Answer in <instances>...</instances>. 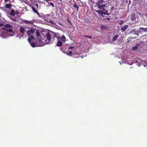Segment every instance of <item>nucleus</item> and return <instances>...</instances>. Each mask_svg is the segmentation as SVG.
Wrapping results in <instances>:
<instances>
[{
    "mask_svg": "<svg viewBox=\"0 0 147 147\" xmlns=\"http://www.w3.org/2000/svg\"><path fill=\"white\" fill-rule=\"evenodd\" d=\"M4 3H6L5 5V8L8 9L6 11L3 9V10L6 11L7 16L13 22H16V16L19 13V9H17L14 6L11 4L10 0H4Z\"/></svg>",
    "mask_w": 147,
    "mask_h": 147,
    "instance_id": "nucleus-1",
    "label": "nucleus"
},
{
    "mask_svg": "<svg viewBox=\"0 0 147 147\" xmlns=\"http://www.w3.org/2000/svg\"><path fill=\"white\" fill-rule=\"evenodd\" d=\"M37 36L38 37L37 39L38 42H39V44L36 45L37 46H42L47 44H50L53 41L54 38H51L50 34L49 33L46 34L45 37H44L45 39L40 36V34L38 31L37 30L36 32Z\"/></svg>",
    "mask_w": 147,
    "mask_h": 147,
    "instance_id": "nucleus-2",
    "label": "nucleus"
},
{
    "mask_svg": "<svg viewBox=\"0 0 147 147\" xmlns=\"http://www.w3.org/2000/svg\"><path fill=\"white\" fill-rule=\"evenodd\" d=\"M116 8H115V6H112L111 7L110 9H109L107 10L105 12H103L102 13L101 16L103 18L104 20H106V19L109 20L110 18H108L106 15H109L113 13L115 11Z\"/></svg>",
    "mask_w": 147,
    "mask_h": 147,
    "instance_id": "nucleus-3",
    "label": "nucleus"
},
{
    "mask_svg": "<svg viewBox=\"0 0 147 147\" xmlns=\"http://www.w3.org/2000/svg\"><path fill=\"white\" fill-rule=\"evenodd\" d=\"M28 41L30 43V44L31 45V47H37L36 45L37 43V45L39 44V42H37L36 44L35 43L33 42L35 40V38L34 37V36H31V38H28Z\"/></svg>",
    "mask_w": 147,
    "mask_h": 147,
    "instance_id": "nucleus-4",
    "label": "nucleus"
},
{
    "mask_svg": "<svg viewBox=\"0 0 147 147\" xmlns=\"http://www.w3.org/2000/svg\"><path fill=\"white\" fill-rule=\"evenodd\" d=\"M129 34L132 35L135 34V35L136 36L134 37L133 38H138L139 36L138 30H136L135 29H133L129 32Z\"/></svg>",
    "mask_w": 147,
    "mask_h": 147,
    "instance_id": "nucleus-5",
    "label": "nucleus"
},
{
    "mask_svg": "<svg viewBox=\"0 0 147 147\" xmlns=\"http://www.w3.org/2000/svg\"><path fill=\"white\" fill-rule=\"evenodd\" d=\"M35 30L34 29L31 28L30 30H28L26 31V34L28 36H30L29 38H31V36H33V34H34Z\"/></svg>",
    "mask_w": 147,
    "mask_h": 147,
    "instance_id": "nucleus-6",
    "label": "nucleus"
},
{
    "mask_svg": "<svg viewBox=\"0 0 147 147\" xmlns=\"http://www.w3.org/2000/svg\"><path fill=\"white\" fill-rule=\"evenodd\" d=\"M138 31L139 33L142 34L144 32H147V28H144L143 27H140Z\"/></svg>",
    "mask_w": 147,
    "mask_h": 147,
    "instance_id": "nucleus-7",
    "label": "nucleus"
},
{
    "mask_svg": "<svg viewBox=\"0 0 147 147\" xmlns=\"http://www.w3.org/2000/svg\"><path fill=\"white\" fill-rule=\"evenodd\" d=\"M131 20H132L135 21L138 19V16L137 14L134 13L131 14Z\"/></svg>",
    "mask_w": 147,
    "mask_h": 147,
    "instance_id": "nucleus-8",
    "label": "nucleus"
},
{
    "mask_svg": "<svg viewBox=\"0 0 147 147\" xmlns=\"http://www.w3.org/2000/svg\"><path fill=\"white\" fill-rule=\"evenodd\" d=\"M5 30L7 32L10 33L11 32L12 33L10 34L9 35L11 36H14L15 35V32L13 31L10 28H5Z\"/></svg>",
    "mask_w": 147,
    "mask_h": 147,
    "instance_id": "nucleus-9",
    "label": "nucleus"
},
{
    "mask_svg": "<svg viewBox=\"0 0 147 147\" xmlns=\"http://www.w3.org/2000/svg\"><path fill=\"white\" fill-rule=\"evenodd\" d=\"M20 32L22 34V35H23L24 33H25L26 30L23 27H21L19 29Z\"/></svg>",
    "mask_w": 147,
    "mask_h": 147,
    "instance_id": "nucleus-10",
    "label": "nucleus"
},
{
    "mask_svg": "<svg viewBox=\"0 0 147 147\" xmlns=\"http://www.w3.org/2000/svg\"><path fill=\"white\" fill-rule=\"evenodd\" d=\"M128 27V25H126L121 28V30L122 32H123Z\"/></svg>",
    "mask_w": 147,
    "mask_h": 147,
    "instance_id": "nucleus-11",
    "label": "nucleus"
},
{
    "mask_svg": "<svg viewBox=\"0 0 147 147\" xmlns=\"http://www.w3.org/2000/svg\"><path fill=\"white\" fill-rule=\"evenodd\" d=\"M50 0H46V1L48 3V4L49 5H50L51 6L53 7H54V4L52 2L49 1Z\"/></svg>",
    "mask_w": 147,
    "mask_h": 147,
    "instance_id": "nucleus-12",
    "label": "nucleus"
},
{
    "mask_svg": "<svg viewBox=\"0 0 147 147\" xmlns=\"http://www.w3.org/2000/svg\"><path fill=\"white\" fill-rule=\"evenodd\" d=\"M73 7H74L78 11H79V7L75 3L73 4Z\"/></svg>",
    "mask_w": 147,
    "mask_h": 147,
    "instance_id": "nucleus-13",
    "label": "nucleus"
},
{
    "mask_svg": "<svg viewBox=\"0 0 147 147\" xmlns=\"http://www.w3.org/2000/svg\"><path fill=\"white\" fill-rule=\"evenodd\" d=\"M4 26L5 28H13V26L12 25H11L10 24H5Z\"/></svg>",
    "mask_w": 147,
    "mask_h": 147,
    "instance_id": "nucleus-14",
    "label": "nucleus"
},
{
    "mask_svg": "<svg viewBox=\"0 0 147 147\" xmlns=\"http://www.w3.org/2000/svg\"><path fill=\"white\" fill-rule=\"evenodd\" d=\"M52 34L53 35L54 37L57 38L58 39H59V35H57L56 33L53 32H52Z\"/></svg>",
    "mask_w": 147,
    "mask_h": 147,
    "instance_id": "nucleus-15",
    "label": "nucleus"
},
{
    "mask_svg": "<svg viewBox=\"0 0 147 147\" xmlns=\"http://www.w3.org/2000/svg\"><path fill=\"white\" fill-rule=\"evenodd\" d=\"M65 37L63 36L62 37L59 36V39H61V40L63 42H65Z\"/></svg>",
    "mask_w": 147,
    "mask_h": 147,
    "instance_id": "nucleus-16",
    "label": "nucleus"
},
{
    "mask_svg": "<svg viewBox=\"0 0 147 147\" xmlns=\"http://www.w3.org/2000/svg\"><path fill=\"white\" fill-rule=\"evenodd\" d=\"M98 6V7L99 9H101L104 8L105 7V5H100L98 3L97 4Z\"/></svg>",
    "mask_w": 147,
    "mask_h": 147,
    "instance_id": "nucleus-17",
    "label": "nucleus"
},
{
    "mask_svg": "<svg viewBox=\"0 0 147 147\" xmlns=\"http://www.w3.org/2000/svg\"><path fill=\"white\" fill-rule=\"evenodd\" d=\"M139 46V45L138 44H136V46L133 47H132V49L133 50H136L138 49V46Z\"/></svg>",
    "mask_w": 147,
    "mask_h": 147,
    "instance_id": "nucleus-18",
    "label": "nucleus"
},
{
    "mask_svg": "<svg viewBox=\"0 0 147 147\" xmlns=\"http://www.w3.org/2000/svg\"><path fill=\"white\" fill-rule=\"evenodd\" d=\"M24 23L26 24H28V23H30L32 25L33 24V22H31V21H28L26 20H24Z\"/></svg>",
    "mask_w": 147,
    "mask_h": 147,
    "instance_id": "nucleus-19",
    "label": "nucleus"
},
{
    "mask_svg": "<svg viewBox=\"0 0 147 147\" xmlns=\"http://www.w3.org/2000/svg\"><path fill=\"white\" fill-rule=\"evenodd\" d=\"M118 35H115L113 37L112 40L113 41H114L116 40L118 37Z\"/></svg>",
    "mask_w": 147,
    "mask_h": 147,
    "instance_id": "nucleus-20",
    "label": "nucleus"
},
{
    "mask_svg": "<svg viewBox=\"0 0 147 147\" xmlns=\"http://www.w3.org/2000/svg\"><path fill=\"white\" fill-rule=\"evenodd\" d=\"M107 29V27L104 25H101L100 26V29Z\"/></svg>",
    "mask_w": 147,
    "mask_h": 147,
    "instance_id": "nucleus-21",
    "label": "nucleus"
},
{
    "mask_svg": "<svg viewBox=\"0 0 147 147\" xmlns=\"http://www.w3.org/2000/svg\"><path fill=\"white\" fill-rule=\"evenodd\" d=\"M62 43L60 41H59L57 43V45L58 47H60L62 45Z\"/></svg>",
    "mask_w": 147,
    "mask_h": 147,
    "instance_id": "nucleus-22",
    "label": "nucleus"
},
{
    "mask_svg": "<svg viewBox=\"0 0 147 147\" xmlns=\"http://www.w3.org/2000/svg\"><path fill=\"white\" fill-rule=\"evenodd\" d=\"M105 2H103L102 0H100L98 1V3L100 5H105Z\"/></svg>",
    "mask_w": 147,
    "mask_h": 147,
    "instance_id": "nucleus-23",
    "label": "nucleus"
},
{
    "mask_svg": "<svg viewBox=\"0 0 147 147\" xmlns=\"http://www.w3.org/2000/svg\"><path fill=\"white\" fill-rule=\"evenodd\" d=\"M32 10L35 13H38V11H37V10L36 9L33 7H32Z\"/></svg>",
    "mask_w": 147,
    "mask_h": 147,
    "instance_id": "nucleus-24",
    "label": "nucleus"
},
{
    "mask_svg": "<svg viewBox=\"0 0 147 147\" xmlns=\"http://www.w3.org/2000/svg\"><path fill=\"white\" fill-rule=\"evenodd\" d=\"M67 55L70 56H72L73 55V53L71 51H70L68 53H67Z\"/></svg>",
    "mask_w": 147,
    "mask_h": 147,
    "instance_id": "nucleus-25",
    "label": "nucleus"
},
{
    "mask_svg": "<svg viewBox=\"0 0 147 147\" xmlns=\"http://www.w3.org/2000/svg\"><path fill=\"white\" fill-rule=\"evenodd\" d=\"M124 21H123L122 20H121L120 22L119 23V24L120 25H122L124 23Z\"/></svg>",
    "mask_w": 147,
    "mask_h": 147,
    "instance_id": "nucleus-26",
    "label": "nucleus"
},
{
    "mask_svg": "<svg viewBox=\"0 0 147 147\" xmlns=\"http://www.w3.org/2000/svg\"><path fill=\"white\" fill-rule=\"evenodd\" d=\"M67 22L68 23H69L72 26V24L71 22L70 21L69 19H67Z\"/></svg>",
    "mask_w": 147,
    "mask_h": 147,
    "instance_id": "nucleus-27",
    "label": "nucleus"
},
{
    "mask_svg": "<svg viewBox=\"0 0 147 147\" xmlns=\"http://www.w3.org/2000/svg\"><path fill=\"white\" fill-rule=\"evenodd\" d=\"M36 14H37L38 15V16L40 17V18H42V16L38 12V13H37Z\"/></svg>",
    "mask_w": 147,
    "mask_h": 147,
    "instance_id": "nucleus-28",
    "label": "nucleus"
},
{
    "mask_svg": "<svg viewBox=\"0 0 147 147\" xmlns=\"http://www.w3.org/2000/svg\"><path fill=\"white\" fill-rule=\"evenodd\" d=\"M84 36L85 37H88V38H92V37L91 36H86V35H84Z\"/></svg>",
    "mask_w": 147,
    "mask_h": 147,
    "instance_id": "nucleus-29",
    "label": "nucleus"
},
{
    "mask_svg": "<svg viewBox=\"0 0 147 147\" xmlns=\"http://www.w3.org/2000/svg\"><path fill=\"white\" fill-rule=\"evenodd\" d=\"M73 48H74V47H70L68 48V49H71Z\"/></svg>",
    "mask_w": 147,
    "mask_h": 147,
    "instance_id": "nucleus-30",
    "label": "nucleus"
},
{
    "mask_svg": "<svg viewBox=\"0 0 147 147\" xmlns=\"http://www.w3.org/2000/svg\"><path fill=\"white\" fill-rule=\"evenodd\" d=\"M134 61L135 62H136V63H137L138 62V60H134ZM138 63H139V62H138Z\"/></svg>",
    "mask_w": 147,
    "mask_h": 147,
    "instance_id": "nucleus-31",
    "label": "nucleus"
},
{
    "mask_svg": "<svg viewBox=\"0 0 147 147\" xmlns=\"http://www.w3.org/2000/svg\"><path fill=\"white\" fill-rule=\"evenodd\" d=\"M35 5H36V7L37 8L38 7V4H35Z\"/></svg>",
    "mask_w": 147,
    "mask_h": 147,
    "instance_id": "nucleus-32",
    "label": "nucleus"
},
{
    "mask_svg": "<svg viewBox=\"0 0 147 147\" xmlns=\"http://www.w3.org/2000/svg\"><path fill=\"white\" fill-rule=\"evenodd\" d=\"M26 7L25 9H26L27 8V7Z\"/></svg>",
    "mask_w": 147,
    "mask_h": 147,
    "instance_id": "nucleus-33",
    "label": "nucleus"
},
{
    "mask_svg": "<svg viewBox=\"0 0 147 147\" xmlns=\"http://www.w3.org/2000/svg\"><path fill=\"white\" fill-rule=\"evenodd\" d=\"M32 0H30V1H31Z\"/></svg>",
    "mask_w": 147,
    "mask_h": 147,
    "instance_id": "nucleus-34",
    "label": "nucleus"
},
{
    "mask_svg": "<svg viewBox=\"0 0 147 147\" xmlns=\"http://www.w3.org/2000/svg\"><path fill=\"white\" fill-rule=\"evenodd\" d=\"M146 42H147V40H146Z\"/></svg>",
    "mask_w": 147,
    "mask_h": 147,
    "instance_id": "nucleus-35",
    "label": "nucleus"
}]
</instances>
